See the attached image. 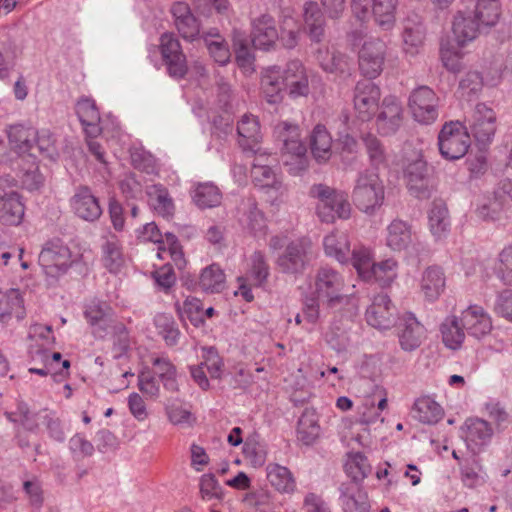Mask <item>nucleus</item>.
I'll return each instance as SVG.
<instances>
[{
    "label": "nucleus",
    "mask_w": 512,
    "mask_h": 512,
    "mask_svg": "<svg viewBox=\"0 0 512 512\" xmlns=\"http://www.w3.org/2000/svg\"><path fill=\"white\" fill-rule=\"evenodd\" d=\"M309 194L319 200L316 210L322 222L332 223L336 218L350 217L351 205L344 193L337 192L325 184H315L310 188Z\"/></svg>",
    "instance_id": "obj_1"
},
{
    "label": "nucleus",
    "mask_w": 512,
    "mask_h": 512,
    "mask_svg": "<svg viewBox=\"0 0 512 512\" xmlns=\"http://www.w3.org/2000/svg\"><path fill=\"white\" fill-rule=\"evenodd\" d=\"M355 206L366 214H373L384 201V186L378 174L372 170L360 172L352 192Z\"/></svg>",
    "instance_id": "obj_2"
},
{
    "label": "nucleus",
    "mask_w": 512,
    "mask_h": 512,
    "mask_svg": "<svg viewBox=\"0 0 512 512\" xmlns=\"http://www.w3.org/2000/svg\"><path fill=\"white\" fill-rule=\"evenodd\" d=\"M344 287V278L337 270L329 266L317 269L314 276L315 293L328 308L335 309L348 301Z\"/></svg>",
    "instance_id": "obj_3"
},
{
    "label": "nucleus",
    "mask_w": 512,
    "mask_h": 512,
    "mask_svg": "<svg viewBox=\"0 0 512 512\" xmlns=\"http://www.w3.org/2000/svg\"><path fill=\"white\" fill-rule=\"evenodd\" d=\"M313 258L312 243L307 238L289 242L276 259V266L283 274L301 275Z\"/></svg>",
    "instance_id": "obj_4"
},
{
    "label": "nucleus",
    "mask_w": 512,
    "mask_h": 512,
    "mask_svg": "<svg viewBox=\"0 0 512 512\" xmlns=\"http://www.w3.org/2000/svg\"><path fill=\"white\" fill-rule=\"evenodd\" d=\"M438 147L443 158L460 159L470 147V134L459 121L446 123L439 132Z\"/></svg>",
    "instance_id": "obj_5"
},
{
    "label": "nucleus",
    "mask_w": 512,
    "mask_h": 512,
    "mask_svg": "<svg viewBox=\"0 0 512 512\" xmlns=\"http://www.w3.org/2000/svg\"><path fill=\"white\" fill-rule=\"evenodd\" d=\"M38 261L47 276L56 278L65 274L75 259L66 245L60 240H53L42 248Z\"/></svg>",
    "instance_id": "obj_6"
},
{
    "label": "nucleus",
    "mask_w": 512,
    "mask_h": 512,
    "mask_svg": "<svg viewBox=\"0 0 512 512\" xmlns=\"http://www.w3.org/2000/svg\"><path fill=\"white\" fill-rule=\"evenodd\" d=\"M438 97L428 86L414 89L409 97L408 106L413 118L422 124H431L438 117Z\"/></svg>",
    "instance_id": "obj_7"
},
{
    "label": "nucleus",
    "mask_w": 512,
    "mask_h": 512,
    "mask_svg": "<svg viewBox=\"0 0 512 512\" xmlns=\"http://www.w3.org/2000/svg\"><path fill=\"white\" fill-rule=\"evenodd\" d=\"M481 146L489 145L496 132V114L484 103L476 105L466 128Z\"/></svg>",
    "instance_id": "obj_8"
},
{
    "label": "nucleus",
    "mask_w": 512,
    "mask_h": 512,
    "mask_svg": "<svg viewBox=\"0 0 512 512\" xmlns=\"http://www.w3.org/2000/svg\"><path fill=\"white\" fill-rule=\"evenodd\" d=\"M385 56V42L380 38L368 37L359 52V68L362 74L369 79L379 76L383 70Z\"/></svg>",
    "instance_id": "obj_9"
},
{
    "label": "nucleus",
    "mask_w": 512,
    "mask_h": 512,
    "mask_svg": "<svg viewBox=\"0 0 512 512\" xmlns=\"http://www.w3.org/2000/svg\"><path fill=\"white\" fill-rule=\"evenodd\" d=\"M160 50L168 74L176 79L183 78L188 71L187 60L173 33H164L160 37Z\"/></svg>",
    "instance_id": "obj_10"
},
{
    "label": "nucleus",
    "mask_w": 512,
    "mask_h": 512,
    "mask_svg": "<svg viewBox=\"0 0 512 512\" xmlns=\"http://www.w3.org/2000/svg\"><path fill=\"white\" fill-rule=\"evenodd\" d=\"M404 176L407 181V187L414 197L419 199L430 197L431 169L421 156L407 164Z\"/></svg>",
    "instance_id": "obj_11"
},
{
    "label": "nucleus",
    "mask_w": 512,
    "mask_h": 512,
    "mask_svg": "<svg viewBox=\"0 0 512 512\" xmlns=\"http://www.w3.org/2000/svg\"><path fill=\"white\" fill-rule=\"evenodd\" d=\"M380 97V88L370 79L357 82L354 89L353 102L354 108L361 120H370L375 115L379 108Z\"/></svg>",
    "instance_id": "obj_12"
},
{
    "label": "nucleus",
    "mask_w": 512,
    "mask_h": 512,
    "mask_svg": "<svg viewBox=\"0 0 512 512\" xmlns=\"http://www.w3.org/2000/svg\"><path fill=\"white\" fill-rule=\"evenodd\" d=\"M397 309L386 294H378L373 298L366 310V320L377 329H389L396 321Z\"/></svg>",
    "instance_id": "obj_13"
},
{
    "label": "nucleus",
    "mask_w": 512,
    "mask_h": 512,
    "mask_svg": "<svg viewBox=\"0 0 512 512\" xmlns=\"http://www.w3.org/2000/svg\"><path fill=\"white\" fill-rule=\"evenodd\" d=\"M275 136L282 143L283 157L291 156L302 159L306 154V146L301 140L300 129L297 124L282 121L275 126Z\"/></svg>",
    "instance_id": "obj_14"
},
{
    "label": "nucleus",
    "mask_w": 512,
    "mask_h": 512,
    "mask_svg": "<svg viewBox=\"0 0 512 512\" xmlns=\"http://www.w3.org/2000/svg\"><path fill=\"white\" fill-rule=\"evenodd\" d=\"M402 113V106L396 97H385L376 118L378 132L385 136L396 133L402 124Z\"/></svg>",
    "instance_id": "obj_15"
},
{
    "label": "nucleus",
    "mask_w": 512,
    "mask_h": 512,
    "mask_svg": "<svg viewBox=\"0 0 512 512\" xmlns=\"http://www.w3.org/2000/svg\"><path fill=\"white\" fill-rule=\"evenodd\" d=\"M461 324L467 334L476 339H482L492 330V320L489 314L478 305H471L462 311Z\"/></svg>",
    "instance_id": "obj_16"
},
{
    "label": "nucleus",
    "mask_w": 512,
    "mask_h": 512,
    "mask_svg": "<svg viewBox=\"0 0 512 512\" xmlns=\"http://www.w3.org/2000/svg\"><path fill=\"white\" fill-rule=\"evenodd\" d=\"M425 333V327L413 313L407 312L404 314L398 326L399 343L404 351L416 350L425 338Z\"/></svg>",
    "instance_id": "obj_17"
},
{
    "label": "nucleus",
    "mask_w": 512,
    "mask_h": 512,
    "mask_svg": "<svg viewBox=\"0 0 512 512\" xmlns=\"http://www.w3.org/2000/svg\"><path fill=\"white\" fill-rule=\"evenodd\" d=\"M70 206L74 214L85 221L93 222L102 214L98 199L87 186H80L76 189L70 199Z\"/></svg>",
    "instance_id": "obj_18"
},
{
    "label": "nucleus",
    "mask_w": 512,
    "mask_h": 512,
    "mask_svg": "<svg viewBox=\"0 0 512 512\" xmlns=\"http://www.w3.org/2000/svg\"><path fill=\"white\" fill-rule=\"evenodd\" d=\"M251 38L256 49L269 50L279 39L275 20L268 14H263L252 21Z\"/></svg>",
    "instance_id": "obj_19"
},
{
    "label": "nucleus",
    "mask_w": 512,
    "mask_h": 512,
    "mask_svg": "<svg viewBox=\"0 0 512 512\" xmlns=\"http://www.w3.org/2000/svg\"><path fill=\"white\" fill-rule=\"evenodd\" d=\"M285 87L282 68L276 65L266 67L261 73V91L267 103L276 105L282 102Z\"/></svg>",
    "instance_id": "obj_20"
},
{
    "label": "nucleus",
    "mask_w": 512,
    "mask_h": 512,
    "mask_svg": "<svg viewBox=\"0 0 512 512\" xmlns=\"http://www.w3.org/2000/svg\"><path fill=\"white\" fill-rule=\"evenodd\" d=\"M174 24L184 40L194 41L200 34V22L191 12L188 4L176 2L171 7Z\"/></svg>",
    "instance_id": "obj_21"
},
{
    "label": "nucleus",
    "mask_w": 512,
    "mask_h": 512,
    "mask_svg": "<svg viewBox=\"0 0 512 512\" xmlns=\"http://www.w3.org/2000/svg\"><path fill=\"white\" fill-rule=\"evenodd\" d=\"M285 87L292 98L306 96L309 93V82L306 70L299 60L289 61L282 69Z\"/></svg>",
    "instance_id": "obj_22"
},
{
    "label": "nucleus",
    "mask_w": 512,
    "mask_h": 512,
    "mask_svg": "<svg viewBox=\"0 0 512 512\" xmlns=\"http://www.w3.org/2000/svg\"><path fill=\"white\" fill-rule=\"evenodd\" d=\"M76 114L88 138H95L101 134L100 113L94 99L81 97L76 103Z\"/></svg>",
    "instance_id": "obj_23"
},
{
    "label": "nucleus",
    "mask_w": 512,
    "mask_h": 512,
    "mask_svg": "<svg viewBox=\"0 0 512 512\" xmlns=\"http://www.w3.org/2000/svg\"><path fill=\"white\" fill-rule=\"evenodd\" d=\"M482 29L484 27L476 20L471 11H458L454 16L452 31L459 46L473 41Z\"/></svg>",
    "instance_id": "obj_24"
},
{
    "label": "nucleus",
    "mask_w": 512,
    "mask_h": 512,
    "mask_svg": "<svg viewBox=\"0 0 512 512\" xmlns=\"http://www.w3.org/2000/svg\"><path fill=\"white\" fill-rule=\"evenodd\" d=\"M148 203L153 211L166 219L173 217L175 213V204L168 189L160 183L152 184L146 187Z\"/></svg>",
    "instance_id": "obj_25"
},
{
    "label": "nucleus",
    "mask_w": 512,
    "mask_h": 512,
    "mask_svg": "<svg viewBox=\"0 0 512 512\" xmlns=\"http://www.w3.org/2000/svg\"><path fill=\"white\" fill-rule=\"evenodd\" d=\"M303 17L310 40L315 43L322 42L325 37L326 21L317 2L309 1L304 4Z\"/></svg>",
    "instance_id": "obj_26"
},
{
    "label": "nucleus",
    "mask_w": 512,
    "mask_h": 512,
    "mask_svg": "<svg viewBox=\"0 0 512 512\" xmlns=\"http://www.w3.org/2000/svg\"><path fill=\"white\" fill-rule=\"evenodd\" d=\"M237 133L239 145L244 151L256 153L257 145L261 141L260 124L257 117L245 114L238 122Z\"/></svg>",
    "instance_id": "obj_27"
},
{
    "label": "nucleus",
    "mask_w": 512,
    "mask_h": 512,
    "mask_svg": "<svg viewBox=\"0 0 512 512\" xmlns=\"http://www.w3.org/2000/svg\"><path fill=\"white\" fill-rule=\"evenodd\" d=\"M446 278L441 267L426 268L421 278V292L426 300L433 302L439 298L445 289Z\"/></svg>",
    "instance_id": "obj_28"
},
{
    "label": "nucleus",
    "mask_w": 512,
    "mask_h": 512,
    "mask_svg": "<svg viewBox=\"0 0 512 512\" xmlns=\"http://www.w3.org/2000/svg\"><path fill=\"white\" fill-rule=\"evenodd\" d=\"M24 216L20 195L11 190L0 197V220L7 225H18Z\"/></svg>",
    "instance_id": "obj_29"
},
{
    "label": "nucleus",
    "mask_w": 512,
    "mask_h": 512,
    "mask_svg": "<svg viewBox=\"0 0 512 512\" xmlns=\"http://www.w3.org/2000/svg\"><path fill=\"white\" fill-rule=\"evenodd\" d=\"M411 226L402 220H393L387 228V245L394 251L407 249L414 241Z\"/></svg>",
    "instance_id": "obj_30"
},
{
    "label": "nucleus",
    "mask_w": 512,
    "mask_h": 512,
    "mask_svg": "<svg viewBox=\"0 0 512 512\" xmlns=\"http://www.w3.org/2000/svg\"><path fill=\"white\" fill-rule=\"evenodd\" d=\"M10 145L19 153L32 154L37 131L33 127L23 124L10 125L7 129Z\"/></svg>",
    "instance_id": "obj_31"
},
{
    "label": "nucleus",
    "mask_w": 512,
    "mask_h": 512,
    "mask_svg": "<svg viewBox=\"0 0 512 512\" xmlns=\"http://www.w3.org/2000/svg\"><path fill=\"white\" fill-rule=\"evenodd\" d=\"M429 229L436 239L447 236L450 230V217L446 204L442 200H434L428 212Z\"/></svg>",
    "instance_id": "obj_32"
},
{
    "label": "nucleus",
    "mask_w": 512,
    "mask_h": 512,
    "mask_svg": "<svg viewBox=\"0 0 512 512\" xmlns=\"http://www.w3.org/2000/svg\"><path fill=\"white\" fill-rule=\"evenodd\" d=\"M345 512H369L367 493L356 484H343L340 487Z\"/></svg>",
    "instance_id": "obj_33"
},
{
    "label": "nucleus",
    "mask_w": 512,
    "mask_h": 512,
    "mask_svg": "<svg viewBox=\"0 0 512 512\" xmlns=\"http://www.w3.org/2000/svg\"><path fill=\"white\" fill-rule=\"evenodd\" d=\"M327 256L336 259L339 263H348L350 255L349 237L345 232L333 231L323 240Z\"/></svg>",
    "instance_id": "obj_34"
},
{
    "label": "nucleus",
    "mask_w": 512,
    "mask_h": 512,
    "mask_svg": "<svg viewBox=\"0 0 512 512\" xmlns=\"http://www.w3.org/2000/svg\"><path fill=\"white\" fill-rule=\"evenodd\" d=\"M317 60L325 72L338 76H348L351 74L350 58L340 52L317 51Z\"/></svg>",
    "instance_id": "obj_35"
},
{
    "label": "nucleus",
    "mask_w": 512,
    "mask_h": 512,
    "mask_svg": "<svg viewBox=\"0 0 512 512\" xmlns=\"http://www.w3.org/2000/svg\"><path fill=\"white\" fill-rule=\"evenodd\" d=\"M310 149L318 162L327 161L332 155V137L326 127L317 124L310 135Z\"/></svg>",
    "instance_id": "obj_36"
},
{
    "label": "nucleus",
    "mask_w": 512,
    "mask_h": 512,
    "mask_svg": "<svg viewBox=\"0 0 512 512\" xmlns=\"http://www.w3.org/2000/svg\"><path fill=\"white\" fill-rule=\"evenodd\" d=\"M19 177L22 186L29 191L38 190L43 186L44 177L39 172V166L33 154L20 158Z\"/></svg>",
    "instance_id": "obj_37"
},
{
    "label": "nucleus",
    "mask_w": 512,
    "mask_h": 512,
    "mask_svg": "<svg viewBox=\"0 0 512 512\" xmlns=\"http://www.w3.org/2000/svg\"><path fill=\"white\" fill-rule=\"evenodd\" d=\"M193 203L200 209L213 208L220 205L222 193L212 182H199L191 191Z\"/></svg>",
    "instance_id": "obj_38"
},
{
    "label": "nucleus",
    "mask_w": 512,
    "mask_h": 512,
    "mask_svg": "<svg viewBox=\"0 0 512 512\" xmlns=\"http://www.w3.org/2000/svg\"><path fill=\"white\" fill-rule=\"evenodd\" d=\"M412 416L423 424L433 425L442 419L443 410L437 402L425 396L415 401Z\"/></svg>",
    "instance_id": "obj_39"
},
{
    "label": "nucleus",
    "mask_w": 512,
    "mask_h": 512,
    "mask_svg": "<svg viewBox=\"0 0 512 512\" xmlns=\"http://www.w3.org/2000/svg\"><path fill=\"white\" fill-rule=\"evenodd\" d=\"M24 314L23 299L19 290H0V321L6 322L12 316L22 319Z\"/></svg>",
    "instance_id": "obj_40"
},
{
    "label": "nucleus",
    "mask_w": 512,
    "mask_h": 512,
    "mask_svg": "<svg viewBox=\"0 0 512 512\" xmlns=\"http://www.w3.org/2000/svg\"><path fill=\"white\" fill-rule=\"evenodd\" d=\"M440 332L444 345L452 350L460 348L465 339V329L461 324V318L448 316L440 325Z\"/></svg>",
    "instance_id": "obj_41"
},
{
    "label": "nucleus",
    "mask_w": 512,
    "mask_h": 512,
    "mask_svg": "<svg viewBox=\"0 0 512 512\" xmlns=\"http://www.w3.org/2000/svg\"><path fill=\"white\" fill-rule=\"evenodd\" d=\"M465 440L468 446L481 447L487 444L493 435L490 424L480 418H470L465 422Z\"/></svg>",
    "instance_id": "obj_42"
},
{
    "label": "nucleus",
    "mask_w": 512,
    "mask_h": 512,
    "mask_svg": "<svg viewBox=\"0 0 512 512\" xmlns=\"http://www.w3.org/2000/svg\"><path fill=\"white\" fill-rule=\"evenodd\" d=\"M151 363L155 367L156 374L158 375L164 389L173 393L178 392L179 383L177 380V368L171 360L166 356H158L153 357L151 359Z\"/></svg>",
    "instance_id": "obj_43"
},
{
    "label": "nucleus",
    "mask_w": 512,
    "mask_h": 512,
    "mask_svg": "<svg viewBox=\"0 0 512 512\" xmlns=\"http://www.w3.org/2000/svg\"><path fill=\"white\" fill-rule=\"evenodd\" d=\"M320 426L314 410L306 409L298 421L297 438L304 445H312L319 437Z\"/></svg>",
    "instance_id": "obj_44"
},
{
    "label": "nucleus",
    "mask_w": 512,
    "mask_h": 512,
    "mask_svg": "<svg viewBox=\"0 0 512 512\" xmlns=\"http://www.w3.org/2000/svg\"><path fill=\"white\" fill-rule=\"evenodd\" d=\"M102 261L111 273H117L124 265V256L120 241L115 235L107 237L102 245Z\"/></svg>",
    "instance_id": "obj_45"
},
{
    "label": "nucleus",
    "mask_w": 512,
    "mask_h": 512,
    "mask_svg": "<svg viewBox=\"0 0 512 512\" xmlns=\"http://www.w3.org/2000/svg\"><path fill=\"white\" fill-rule=\"evenodd\" d=\"M473 15L476 20L484 27L491 28L495 26L501 16V4L499 0H476Z\"/></svg>",
    "instance_id": "obj_46"
},
{
    "label": "nucleus",
    "mask_w": 512,
    "mask_h": 512,
    "mask_svg": "<svg viewBox=\"0 0 512 512\" xmlns=\"http://www.w3.org/2000/svg\"><path fill=\"white\" fill-rule=\"evenodd\" d=\"M398 0H373L372 13L376 23L384 30H389L395 23Z\"/></svg>",
    "instance_id": "obj_47"
},
{
    "label": "nucleus",
    "mask_w": 512,
    "mask_h": 512,
    "mask_svg": "<svg viewBox=\"0 0 512 512\" xmlns=\"http://www.w3.org/2000/svg\"><path fill=\"white\" fill-rule=\"evenodd\" d=\"M350 254L351 257H349V261L356 269L358 275L365 281H371L370 269H372L375 263L372 251L365 246L358 245L354 246Z\"/></svg>",
    "instance_id": "obj_48"
},
{
    "label": "nucleus",
    "mask_w": 512,
    "mask_h": 512,
    "mask_svg": "<svg viewBox=\"0 0 512 512\" xmlns=\"http://www.w3.org/2000/svg\"><path fill=\"white\" fill-rule=\"evenodd\" d=\"M199 286L206 293H219L225 288V274L217 264L204 268L200 274Z\"/></svg>",
    "instance_id": "obj_49"
},
{
    "label": "nucleus",
    "mask_w": 512,
    "mask_h": 512,
    "mask_svg": "<svg viewBox=\"0 0 512 512\" xmlns=\"http://www.w3.org/2000/svg\"><path fill=\"white\" fill-rule=\"evenodd\" d=\"M247 275L254 286L260 287L267 282L270 275V266L262 251H255L250 256Z\"/></svg>",
    "instance_id": "obj_50"
},
{
    "label": "nucleus",
    "mask_w": 512,
    "mask_h": 512,
    "mask_svg": "<svg viewBox=\"0 0 512 512\" xmlns=\"http://www.w3.org/2000/svg\"><path fill=\"white\" fill-rule=\"evenodd\" d=\"M267 479L280 492H292L295 481L288 468L276 463H271L266 468Z\"/></svg>",
    "instance_id": "obj_51"
},
{
    "label": "nucleus",
    "mask_w": 512,
    "mask_h": 512,
    "mask_svg": "<svg viewBox=\"0 0 512 512\" xmlns=\"http://www.w3.org/2000/svg\"><path fill=\"white\" fill-rule=\"evenodd\" d=\"M425 37V28L423 24L418 21L407 19L404 24L403 42L404 49L407 53L415 54L418 48L422 45Z\"/></svg>",
    "instance_id": "obj_52"
},
{
    "label": "nucleus",
    "mask_w": 512,
    "mask_h": 512,
    "mask_svg": "<svg viewBox=\"0 0 512 512\" xmlns=\"http://www.w3.org/2000/svg\"><path fill=\"white\" fill-rule=\"evenodd\" d=\"M345 471L357 485L358 482H361L369 475L371 466L367 457L362 452H352L348 454Z\"/></svg>",
    "instance_id": "obj_53"
},
{
    "label": "nucleus",
    "mask_w": 512,
    "mask_h": 512,
    "mask_svg": "<svg viewBox=\"0 0 512 512\" xmlns=\"http://www.w3.org/2000/svg\"><path fill=\"white\" fill-rule=\"evenodd\" d=\"M460 470L462 482L468 488L477 487L485 482L483 467L476 457L466 459Z\"/></svg>",
    "instance_id": "obj_54"
},
{
    "label": "nucleus",
    "mask_w": 512,
    "mask_h": 512,
    "mask_svg": "<svg viewBox=\"0 0 512 512\" xmlns=\"http://www.w3.org/2000/svg\"><path fill=\"white\" fill-rule=\"evenodd\" d=\"M159 335L162 336L167 346L177 345L180 338V330L174 319L167 314H158L154 318Z\"/></svg>",
    "instance_id": "obj_55"
},
{
    "label": "nucleus",
    "mask_w": 512,
    "mask_h": 512,
    "mask_svg": "<svg viewBox=\"0 0 512 512\" xmlns=\"http://www.w3.org/2000/svg\"><path fill=\"white\" fill-rule=\"evenodd\" d=\"M398 264L393 259H386L374 263L371 271V281H375L382 287L389 286L397 277Z\"/></svg>",
    "instance_id": "obj_56"
},
{
    "label": "nucleus",
    "mask_w": 512,
    "mask_h": 512,
    "mask_svg": "<svg viewBox=\"0 0 512 512\" xmlns=\"http://www.w3.org/2000/svg\"><path fill=\"white\" fill-rule=\"evenodd\" d=\"M504 200L500 193H494L493 197L485 199L476 209L477 216L484 221L499 220L504 212Z\"/></svg>",
    "instance_id": "obj_57"
},
{
    "label": "nucleus",
    "mask_w": 512,
    "mask_h": 512,
    "mask_svg": "<svg viewBox=\"0 0 512 512\" xmlns=\"http://www.w3.org/2000/svg\"><path fill=\"white\" fill-rule=\"evenodd\" d=\"M178 312L182 317L189 319L195 327L204 323V309L197 298H187L182 306H178Z\"/></svg>",
    "instance_id": "obj_58"
},
{
    "label": "nucleus",
    "mask_w": 512,
    "mask_h": 512,
    "mask_svg": "<svg viewBox=\"0 0 512 512\" xmlns=\"http://www.w3.org/2000/svg\"><path fill=\"white\" fill-rule=\"evenodd\" d=\"M241 209L246 215L247 226L252 231H260L264 226V215L257 208L256 201L253 198H248L242 201Z\"/></svg>",
    "instance_id": "obj_59"
},
{
    "label": "nucleus",
    "mask_w": 512,
    "mask_h": 512,
    "mask_svg": "<svg viewBox=\"0 0 512 512\" xmlns=\"http://www.w3.org/2000/svg\"><path fill=\"white\" fill-rule=\"evenodd\" d=\"M483 87V79L480 73L476 71L468 72L459 83L461 96L470 100L477 96Z\"/></svg>",
    "instance_id": "obj_60"
},
{
    "label": "nucleus",
    "mask_w": 512,
    "mask_h": 512,
    "mask_svg": "<svg viewBox=\"0 0 512 512\" xmlns=\"http://www.w3.org/2000/svg\"><path fill=\"white\" fill-rule=\"evenodd\" d=\"M251 176L256 185L260 187H271L278 189L281 182L277 179L274 169L269 166H258L251 168Z\"/></svg>",
    "instance_id": "obj_61"
},
{
    "label": "nucleus",
    "mask_w": 512,
    "mask_h": 512,
    "mask_svg": "<svg viewBox=\"0 0 512 512\" xmlns=\"http://www.w3.org/2000/svg\"><path fill=\"white\" fill-rule=\"evenodd\" d=\"M362 141L366 147L371 164L373 166H378L384 163L386 155L381 141L371 133L363 134Z\"/></svg>",
    "instance_id": "obj_62"
},
{
    "label": "nucleus",
    "mask_w": 512,
    "mask_h": 512,
    "mask_svg": "<svg viewBox=\"0 0 512 512\" xmlns=\"http://www.w3.org/2000/svg\"><path fill=\"white\" fill-rule=\"evenodd\" d=\"M497 277L505 284L512 286V245L499 253V262L495 267Z\"/></svg>",
    "instance_id": "obj_63"
},
{
    "label": "nucleus",
    "mask_w": 512,
    "mask_h": 512,
    "mask_svg": "<svg viewBox=\"0 0 512 512\" xmlns=\"http://www.w3.org/2000/svg\"><path fill=\"white\" fill-rule=\"evenodd\" d=\"M206 47L210 57L220 66L230 62L231 53L228 43L224 38H217L216 41L206 40Z\"/></svg>",
    "instance_id": "obj_64"
}]
</instances>
